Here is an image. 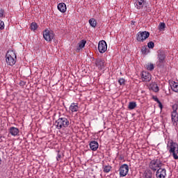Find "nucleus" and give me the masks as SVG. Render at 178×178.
Masks as SVG:
<instances>
[{
  "label": "nucleus",
  "instance_id": "obj_1",
  "mask_svg": "<svg viewBox=\"0 0 178 178\" xmlns=\"http://www.w3.org/2000/svg\"><path fill=\"white\" fill-rule=\"evenodd\" d=\"M167 149L174 159H178V144L173 140H170L167 144Z\"/></svg>",
  "mask_w": 178,
  "mask_h": 178
},
{
  "label": "nucleus",
  "instance_id": "obj_2",
  "mask_svg": "<svg viewBox=\"0 0 178 178\" xmlns=\"http://www.w3.org/2000/svg\"><path fill=\"white\" fill-rule=\"evenodd\" d=\"M56 127L58 130H65L66 127H69V120L66 118H59L55 122Z\"/></svg>",
  "mask_w": 178,
  "mask_h": 178
},
{
  "label": "nucleus",
  "instance_id": "obj_3",
  "mask_svg": "<svg viewBox=\"0 0 178 178\" xmlns=\"http://www.w3.org/2000/svg\"><path fill=\"white\" fill-rule=\"evenodd\" d=\"M6 61L9 66H13L16 63V53L13 50H8L6 54Z\"/></svg>",
  "mask_w": 178,
  "mask_h": 178
},
{
  "label": "nucleus",
  "instance_id": "obj_4",
  "mask_svg": "<svg viewBox=\"0 0 178 178\" xmlns=\"http://www.w3.org/2000/svg\"><path fill=\"white\" fill-rule=\"evenodd\" d=\"M157 62L156 65L158 67H162L165 65V59H166V54L163 50H159L157 55Z\"/></svg>",
  "mask_w": 178,
  "mask_h": 178
},
{
  "label": "nucleus",
  "instance_id": "obj_5",
  "mask_svg": "<svg viewBox=\"0 0 178 178\" xmlns=\"http://www.w3.org/2000/svg\"><path fill=\"white\" fill-rule=\"evenodd\" d=\"M149 168L152 172H156L160 168H162V161L159 159L152 160L149 163Z\"/></svg>",
  "mask_w": 178,
  "mask_h": 178
},
{
  "label": "nucleus",
  "instance_id": "obj_6",
  "mask_svg": "<svg viewBox=\"0 0 178 178\" xmlns=\"http://www.w3.org/2000/svg\"><path fill=\"white\" fill-rule=\"evenodd\" d=\"M149 37V32L144 31H139L136 34V40L138 42H144L147 38Z\"/></svg>",
  "mask_w": 178,
  "mask_h": 178
},
{
  "label": "nucleus",
  "instance_id": "obj_7",
  "mask_svg": "<svg viewBox=\"0 0 178 178\" xmlns=\"http://www.w3.org/2000/svg\"><path fill=\"white\" fill-rule=\"evenodd\" d=\"M54 37H55V35L54 34V32H52L51 31L45 29L43 31V38L45 40V41L49 42L52 41V40H54Z\"/></svg>",
  "mask_w": 178,
  "mask_h": 178
},
{
  "label": "nucleus",
  "instance_id": "obj_8",
  "mask_svg": "<svg viewBox=\"0 0 178 178\" xmlns=\"http://www.w3.org/2000/svg\"><path fill=\"white\" fill-rule=\"evenodd\" d=\"M95 65L96 67H97L99 70H105V67L106 66V63L105 62L104 59L102 58H98L96 59L95 62Z\"/></svg>",
  "mask_w": 178,
  "mask_h": 178
},
{
  "label": "nucleus",
  "instance_id": "obj_9",
  "mask_svg": "<svg viewBox=\"0 0 178 178\" xmlns=\"http://www.w3.org/2000/svg\"><path fill=\"white\" fill-rule=\"evenodd\" d=\"M108 49V44L105 40H101L99 42L98 51L100 54H105Z\"/></svg>",
  "mask_w": 178,
  "mask_h": 178
},
{
  "label": "nucleus",
  "instance_id": "obj_10",
  "mask_svg": "<svg viewBox=\"0 0 178 178\" xmlns=\"http://www.w3.org/2000/svg\"><path fill=\"white\" fill-rule=\"evenodd\" d=\"M120 177H124L127 176V173H129V165L127 164H122L120 168Z\"/></svg>",
  "mask_w": 178,
  "mask_h": 178
},
{
  "label": "nucleus",
  "instance_id": "obj_11",
  "mask_svg": "<svg viewBox=\"0 0 178 178\" xmlns=\"http://www.w3.org/2000/svg\"><path fill=\"white\" fill-rule=\"evenodd\" d=\"M156 178H165V177H166V169L162 168V167H160L156 171Z\"/></svg>",
  "mask_w": 178,
  "mask_h": 178
},
{
  "label": "nucleus",
  "instance_id": "obj_12",
  "mask_svg": "<svg viewBox=\"0 0 178 178\" xmlns=\"http://www.w3.org/2000/svg\"><path fill=\"white\" fill-rule=\"evenodd\" d=\"M135 7L136 9H143L144 8V5H145V0H136L135 1Z\"/></svg>",
  "mask_w": 178,
  "mask_h": 178
},
{
  "label": "nucleus",
  "instance_id": "obj_13",
  "mask_svg": "<svg viewBox=\"0 0 178 178\" xmlns=\"http://www.w3.org/2000/svg\"><path fill=\"white\" fill-rule=\"evenodd\" d=\"M57 8L59 12H61V13H65L66 10H67V8L66 7V4L65 3H59L57 6Z\"/></svg>",
  "mask_w": 178,
  "mask_h": 178
},
{
  "label": "nucleus",
  "instance_id": "obj_14",
  "mask_svg": "<svg viewBox=\"0 0 178 178\" xmlns=\"http://www.w3.org/2000/svg\"><path fill=\"white\" fill-rule=\"evenodd\" d=\"M69 110L72 113H74V112L79 111V104L78 103H72L70 106Z\"/></svg>",
  "mask_w": 178,
  "mask_h": 178
},
{
  "label": "nucleus",
  "instance_id": "obj_15",
  "mask_svg": "<svg viewBox=\"0 0 178 178\" xmlns=\"http://www.w3.org/2000/svg\"><path fill=\"white\" fill-rule=\"evenodd\" d=\"M171 119L174 126H177L178 122V113L177 112H172L171 113Z\"/></svg>",
  "mask_w": 178,
  "mask_h": 178
},
{
  "label": "nucleus",
  "instance_id": "obj_16",
  "mask_svg": "<svg viewBox=\"0 0 178 178\" xmlns=\"http://www.w3.org/2000/svg\"><path fill=\"white\" fill-rule=\"evenodd\" d=\"M89 146L92 151H97V149H98V147H99V145L98 144V142L93 140L89 143Z\"/></svg>",
  "mask_w": 178,
  "mask_h": 178
},
{
  "label": "nucleus",
  "instance_id": "obj_17",
  "mask_svg": "<svg viewBox=\"0 0 178 178\" xmlns=\"http://www.w3.org/2000/svg\"><path fill=\"white\" fill-rule=\"evenodd\" d=\"M9 133L11 134V136H13V137H16L19 133V129L15 127H11L9 129Z\"/></svg>",
  "mask_w": 178,
  "mask_h": 178
},
{
  "label": "nucleus",
  "instance_id": "obj_18",
  "mask_svg": "<svg viewBox=\"0 0 178 178\" xmlns=\"http://www.w3.org/2000/svg\"><path fill=\"white\" fill-rule=\"evenodd\" d=\"M142 80L143 81H151V74L147 72L142 73Z\"/></svg>",
  "mask_w": 178,
  "mask_h": 178
},
{
  "label": "nucleus",
  "instance_id": "obj_19",
  "mask_svg": "<svg viewBox=\"0 0 178 178\" xmlns=\"http://www.w3.org/2000/svg\"><path fill=\"white\" fill-rule=\"evenodd\" d=\"M86 44H87V41L82 40L81 42L78 43V47L76 48V52H79L80 49H83L84 47H86Z\"/></svg>",
  "mask_w": 178,
  "mask_h": 178
},
{
  "label": "nucleus",
  "instance_id": "obj_20",
  "mask_svg": "<svg viewBox=\"0 0 178 178\" xmlns=\"http://www.w3.org/2000/svg\"><path fill=\"white\" fill-rule=\"evenodd\" d=\"M171 89L172 90V91H174L175 92H178V83L175 82V81H171L170 83Z\"/></svg>",
  "mask_w": 178,
  "mask_h": 178
},
{
  "label": "nucleus",
  "instance_id": "obj_21",
  "mask_svg": "<svg viewBox=\"0 0 178 178\" xmlns=\"http://www.w3.org/2000/svg\"><path fill=\"white\" fill-rule=\"evenodd\" d=\"M89 24L91 26V27H97V20H95V19L94 18H91L89 19Z\"/></svg>",
  "mask_w": 178,
  "mask_h": 178
},
{
  "label": "nucleus",
  "instance_id": "obj_22",
  "mask_svg": "<svg viewBox=\"0 0 178 178\" xmlns=\"http://www.w3.org/2000/svg\"><path fill=\"white\" fill-rule=\"evenodd\" d=\"M111 170H112V167L109 165H104L103 167V172H104V173H109Z\"/></svg>",
  "mask_w": 178,
  "mask_h": 178
},
{
  "label": "nucleus",
  "instance_id": "obj_23",
  "mask_svg": "<svg viewBox=\"0 0 178 178\" xmlns=\"http://www.w3.org/2000/svg\"><path fill=\"white\" fill-rule=\"evenodd\" d=\"M141 52L143 55H147L148 54H149V49L147 48V46H143L141 49Z\"/></svg>",
  "mask_w": 178,
  "mask_h": 178
},
{
  "label": "nucleus",
  "instance_id": "obj_24",
  "mask_svg": "<svg viewBox=\"0 0 178 178\" xmlns=\"http://www.w3.org/2000/svg\"><path fill=\"white\" fill-rule=\"evenodd\" d=\"M137 106V103L134 102H130L128 106L129 109L130 111H132V109H134Z\"/></svg>",
  "mask_w": 178,
  "mask_h": 178
},
{
  "label": "nucleus",
  "instance_id": "obj_25",
  "mask_svg": "<svg viewBox=\"0 0 178 178\" xmlns=\"http://www.w3.org/2000/svg\"><path fill=\"white\" fill-rule=\"evenodd\" d=\"M165 27H166V24H165L164 22H161L159 24V31H163V30H165Z\"/></svg>",
  "mask_w": 178,
  "mask_h": 178
},
{
  "label": "nucleus",
  "instance_id": "obj_26",
  "mask_svg": "<svg viewBox=\"0 0 178 178\" xmlns=\"http://www.w3.org/2000/svg\"><path fill=\"white\" fill-rule=\"evenodd\" d=\"M37 29H38V25H37V23L33 22L31 24V30H33V31H35Z\"/></svg>",
  "mask_w": 178,
  "mask_h": 178
},
{
  "label": "nucleus",
  "instance_id": "obj_27",
  "mask_svg": "<svg viewBox=\"0 0 178 178\" xmlns=\"http://www.w3.org/2000/svg\"><path fill=\"white\" fill-rule=\"evenodd\" d=\"M152 90L154 91V92H158L159 91V87H158L157 84H153L152 86Z\"/></svg>",
  "mask_w": 178,
  "mask_h": 178
},
{
  "label": "nucleus",
  "instance_id": "obj_28",
  "mask_svg": "<svg viewBox=\"0 0 178 178\" xmlns=\"http://www.w3.org/2000/svg\"><path fill=\"white\" fill-rule=\"evenodd\" d=\"M118 83H119L120 86H125L126 80L123 78H120L118 79Z\"/></svg>",
  "mask_w": 178,
  "mask_h": 178
},
{
  "label": "nucleus",
  "instance_id": "obj_29",
  "mask_svg": "<svg viewBox=\"0 0 178 178\" xmlns=\"http://www.w3.org/2000/svg\"><path fill=\"white\" fill-rule=\"evenodd\" d=\"M147 70H149L150 72H152V70H154V64L150 63L149 65H147Z\"/></svg>",
  "mask_w": 178,
  "mask_h": 178
},
{
  "label": "nucleus",
  "instance_id": "obj_30",
  "mask_svg": "<svg viewBox=\"0 0 178 178\" xmlns=\"http://www.w3.org/2000/svg\"><path fill=\"white\" fill-rule=\"evenodd\" d=\"M154 47H155V43H154V42H149L147 43V47L149 49H152L154 48Z\"/></svg>",
  "mask_w": 178,
  "mask_h": 178
},
{
  "label": "nucleus",
  "instance_id": "obj_31",
  "mask_svg": "<svg viewBox=\"0 0 178 178\" xmlns=\"http://www.w3.org/2000/svg\"><path fill=\"white\" fill-rule=\"evenodd\" d=\"M145 178H152V172H147L145 175Z\"/></svg>",
  "mask_w": 178,
  "mask_h": 178
},
{
  "label": "nucleus",
  "instance_id": "obj_32",
  "mask_svg": "<svg viewBox=\"0 0 178 178\" xmlns=\"http://www.w3.org/2000/svg\"><path fill=\"white\" fill-rule=\"evenodd\" d=\"M5 17V10L3 9L0 8V18Z\"/></svg>",
  "mask_w": 178,
  "mask_h": 178
},
{
  "label": "nucleus",
  "instance_id": "obj_33",
  "mask_svg": "<svg viewBox=\"0 0 178 178\" xmlns=\"http://www.w3.org/2000/svg\"><path fill=\"white\" fill-rule=\"evenodd\" d=\"M177 109H178L177 104H175L174 105H172V112H177Z\"/></svg>",
  "mask_w": 178,
  "mask_h": 178
},
{
  "label": "nucleus",
  "instance_id": "obj_34",
  "mask_svg": "<svg viewBox=\"0 0 178 178\" xmlns=\"http://www.w3.org/2000/svg\"><path fill=\"white\" fill-rule=\"evenodd\" d=\"M5 29V23L3 21H0V30Z\"/></svg>",
  "mask_w": 178,
  "mask_h": 178
},
{
  "label": "nucleus",
  "instance_id": "obj_35",
  "mask_svg": "<svg viewBox=\"0 0 178 178\" xmlns=\"http://www.w3.org/2000/svg\"><path fill=\"white\" fill-rule=\"evenodd\" d=\"M60 158H62V155L59 154V152H58L57 156H56V160L57 161H60Z\"/></svg>",
  "mask_w": 178,
  "mask_h": 178
},
{
  "label": "nucleus",
  "instance_id": "obj_36",
  "mask_svg": "<svg viewBox=\"0 0 178 178\" xmlns=\"http://www.w3.org/2000/svg\"><path fill=\"white\" fill-rule=\"evenodd\" d=\"M158 104L159 108H160V109L162 111V109L163 108V105H162V103L161 102H159Z\"/></svg>",
  "mask_w": 178,
  "mask_h": 178
},
{
  "label": "nucleus",
  "instance_id": "obj_37",
  "mask_svg": "<svg viewBox=\"0 0 178 178\" xmlns=\"http://www.w3.org/2000/svg\"><path fill=\"white\" fill-rule=\"evenodd\" d=\"M154 101L159 104V102H161L158 98H154Z\"/></svg>",
  "mask_w": 178,
  "mask_h": 178
},
{
  "label": "nucleus",
  "instance_id": "obj_38",
  "mask_svg": "<svg viewBox=\"0 0 178 178\" xmlns=\"http://www.w3.org/2000/svg\"><path fill=\"white\" fill-rule=\"evenodd\" d=\"M146 12H151V8L148 7L147 9H146Z\"/></svg>",
  "mask_w": 178,
  "mask_h": 178
}]
</instances>
